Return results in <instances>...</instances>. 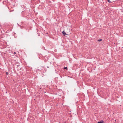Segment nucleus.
<instances>
[{"label":"nucleus","mask_w":123,"mask_h":123,"mask_svg":"<svg viewBox=\"0 0 123 123\" xmlns=\"http://www.w3.org/2000/svg\"><path fill=\"white\" fill-rule=\"evenodd\" d=\"M62 33L63 34V36H65V35H67V34L66 33L64 32V31H63L62 32Z\"/></svg>","instance_id":"1"},{"label":"nucleus","mask_w":123,"mask_h":123,"mask_svg":"<svg viewBox=\"0 0 123 123\" xmlns=\"http://www.w3.org/2000/svg\"><path fill=\"white\" fill-rule=\"evenodd\" d=\"M98 123H104L103 122V121H100L98 122Z\"/></svg>","instance_id":"2"},{"label":"nucleus","mask_w":123,"mask_h":123,"mask_svg":"<svg viewBox=\"0 0 123 123\" xmlns=\"http://www.w3.org/2000/svg\"><path fill=\"white\" fill-rule=\"evenodd\" d=\"M102 40L101 39H99L98 40V41L99 42H100Z\"/></svg>","instance_id":"3"},{"label":"nucleus","mask_w":123,"mask_h":123,"mask_svg":"<svg viewBox=\"0 0 123 123\" xmlns=\"http://www.w3.org/2000/svg\"><path fill=\"white\" fill-rule=\"evenodd\" d=\"M108 2H109L110 3H111V2L110 0H108Z\"/></svg>","instance_id":"4"},{"label":"nucleus","mask_w":123,"mask_h":123,"mask_svg":"<svg viewBox=\"0 0 123 123\" xmlns=\"http://www.w3.org/2000/svg\"><path fill=\"white\" fill-rule=\"evenodd\" d=\"M64 69H66L67 70L68 69L67 68V67H64Z\"/></svg>","instance_id":"5"},{"label":"nucleus","mask_w":123,"mask_h":123,"mask_svg":"<svg viewBox=\"0 0 123 123\" xmlns=\"http://www.w3.org/2000/svg\"><path fill=\"white\" fill-rule=\"evenodd\" d=\"M6 75H8V73L7 72H6Z\"/></svg>","instance_id":"6"},{"label":"nucleus","mask_w":123,"mask_h":123,"mask_svg":"<svg viewBox=\"0 0 123 123\" xmlns=\"http://www.w3.org/2000/svg\"><path fill=\"white\" fill-rule=\"evenodd\" d=\"M47 67V68H49V67H48H48Z\"/></svg>","instance_id":"7"}]
</instances>
